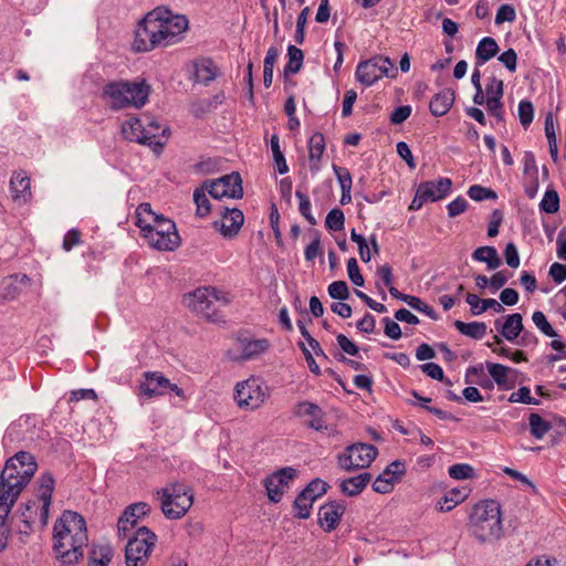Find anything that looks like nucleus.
Returning <instances> with one entry per match:
<instances>
[{
	"label": "nucleus",
	"instance_id": "nucleus-28",
	"mask_svg": "<svg viewBox=\"0 0 566 566\" xmlns=\"http://www.w3.org/2000/svg\"><path fill=\"white\" fill-rule=\"evenodd\" d=\"M269 348V342L265 338L262 339H249L243 338L239 340V349H240V359H251L264 352Z\"/></svg>",
	"mask_w": 566,
	"mask_h": 566
},
{
	"label": "nucleus",
	"instance_id": "nucleus-61",
	"mask_svg": "<svg viewBox=\"0 0 566 566\" xmlns=\"http://www.w3.org/2000/svg\"><path fill=\"white\" fill-rule=\"evenodd\" d=\"M486 109L499 122L504 119L502 98H486Z\"/></svg>",
	"mask_w": 566,
	"mask_h": 566
},
{
	"label": "nucleus",
	"instance_id": "nucleus-59",
	"mask_svg": "<svg viewBox=\"0 0 566 566\" xmlns=\"http://www.w3.org/2000/svg\"><path fill=\"white\" fill-rule=\"evenodd\" d=\"M406 303L413 310L426 314L431 318H436V314L432 307L422 302L419 297L410 295L406 298Z\"/></svg>",
	"mask_w": 566,
	"mask_h": 566
},
{
	"label": "nucleus",
	"instance_id": "nucleus-17",
	"mask_svg": "<svg viewBox=\"0 0 566 566\" xmlns=\"http://www.w3.org/2000/svg\"><path fill=\"white\" fill-rule=\"evenodd\" d=\"M149 512L150 506L146 502H137L126 507L117 523L118 536L126 537L138 521Z\"/></svg>",
	"mask_w": 566,
	"mask_h": 566
},
{
	"label": "nucleus",
	"instance_id": "nucleus-5",
	"mask_svg": "<svg viewBox=\"0 0 566 566\" xmlns=\"http://www.w3.org/2000/svg\"><path fill=\"white\" fill-rule=\"evenodd\" d=\"M469 532L480 543H492L503 533L501 506L494 500L475 504L469 518Z\"/></svg>",
	"mask_w": 566,
	"mask_h": 566
},
{
	"label": "nucleus",
	"instance_id": "nucleus-31",
	"mask_svg": "<svg viewBox=\"0 0 566 566\" xmlns=\"http://www.w3.org/2000/svg\"><path fill=\"white\" fill-rule=\"evenodd\" d=\"M370 480L371 474L368 472H364L356 476L346 479L340 483L342 492L348 496L358 495L370 482Z\"/></svg>",
	"mask_w": 566,
	"mask_h": 566
},
{
	"label": "nucleus",
	"instance_id": "nucleus-6",
	"mask_svg": "<svg viewBox=\"0 0 566 566\" xmlns=\"http://www.w3.org/2000/svg\"><path fill=\"white\" fill-rule=\"evenodd\" d=\"M150 94V86L145 80H118L105 84L103 97L113 111L142 108Z\"/></svg>",
	"mask_w": 566,
	"mask_h": 566
},
{
	"label": "nucleus",
	"instance_id": "nucleus-23",
	"mask_svg": "<svg viewBox=\"0 0 566 566\" xmlns=\"http://www.w3.org/2000/svg\"><path fill=\"white\" fill-rule=\"evenodd\" d=\"M494 325L501 335L509 342H514L523 332V317L520 313L510 314L505 317L502 324L500 319L494 322Z\"/></svg>",
	"mask_w": 566,
	"mask_h": 566
},
{
	"label": "nucleus",
	"instance_id": "nucleus-27",
	"mask_svg": "<svg viewBox=\"0 0 566 566\" xmlns=\"http://www.w3.org/2000/svg\"><path fill=\"white\" fill-rule=\"evenodd\" d=\"M465 301L473 315H481L488 310H493L495 313L504 312L503 305L494 298L481 300L476 294L468 293Z\"/></svg>",
	"mask_w": 566,
	"mask_h": 566
},
{
	"label": "nucleus",
	"instance_id": "nucleus-11",
	"mask_svg": "<svg viewBox=\"0 0 566 566\" xmlns=\"http://www.w3.org/2000/svg\"><path fill=\"white\" fill-rule=\"evenodd\" d=\"M268 395L269 388L264 381L258 377H250L237 384L233 398L240 409L252 411L261 407Z\"/></svg>",
	"mask_w": 566,
	"mask_h": 566
},
{
	"label": "nucleus",
	"instance_id": "nucleus-26",
	"mask_svg": "<svg viewBox=\"0 0 566 566\" xmlns=\"http://www.w3.org/2000/svg\"><path fill=\"white\" fill-rule=\"evenodd\" d=\"M325 150V138L322 133L313 134L308 139V160L311 171L319 170L321 158Z\"/></svg>",
	"mask_w": 566,
	"mask_h": 566
},
{
	"label": "nucleus",
	"instance_id": "nucleus-43",
	"mask_svg": "<svg viewBox=\"0 0 566 566\" xmlns=\"http://www.w3.org/2000/svg\"><path fill=\"white\" fill-rule=\"evenodd\" d=\"M405 463L396 460L391 462L380 474L391 481V483L395 485L400 481L401 476L405 474Z\"/></svg>",
	"mask_w": 566,
	"mask_h": 566
},
{
	"label": "nucleus",
	"instance_id": "nucleus-42",
	"mask_svg": "<svg viewBox=\"0 0 566 566\" xmlns=\"http://www.w3.org/2000/svg\"><path fill=\"white\" fill-rule=\"evenodd\" d=\"M274 475H270L264 480V488L266 489L269 500L273 503H279L282 500L285 486L274 482Z\"/></svg>",
	"mask_w": 566,
	"mask_h": 566
},
{
	"label": "nucleus",
	"instance_id": "nucleus-44",
	"mask_svg": "<svg viewBox=\"0 0 566 566\" xmlns=\"http://www.w3.org/2000/svg\"><path fill=\"white\" fill-rule=\"evenodd\" d=\"M468 196L474 201L483 200H496L497 195L490 188L482 187L480 185H473L468 190Z\"/></svg>",
	"mask_w": 566,
	"mask_h": 566
},
{
	"label": "nucleus",
	"instance_id": "nucleus-25",
	"mask_svg": "<svg viewBox=\"0 0 566 566\" xmlns=\"http://www.w3.org/2000/svg\"><path fill=\"white\" fill-rule=\"evenodd\" d=\"M454 97L455 94L450 88L437 93L430 101V113L436 117L446 115L453 105Z\"/></svg>",
	"mask_w": 566,
	"mask_h": 566
},
{
	"label": "nucleus",
	"instance_id": "nucleus-30",
	"mask_svg": "<svg viewBox=\"0 0 566 566\" xmlns=\"http://www.w3.org/2000/svg\"><path fill=\"white\" fill-rule=\"evenodd\" d=\"M467 488H453L438 502L437 507L441 512H449L469 496Z\"/></svg>",
	"mask_w": 566,
	"mask_h": 566
},
{
	"label": "nucleus",
	"instance_id": "nucleus-35",
	"mask_svg": "<svg viewBox=\"0 0 566 566\" xmlns=\"http://www.w3.org/2000/svg\"><path fill=\"white\" fill-rule=\"evenodd\" d=\"M218 67L211 60H203L196 64V80L199 83L209 84L217 77Z\"/></svg>",
	"mask_w": 566,
	"mask_h": 566
},
{
	"label": "nucleus",
	"instance_id": "nucleus-64",
	"mask_svg": "<svg viewBox=\"0 0 566 566\" xmlns=\"http://www.w3.org/2000/svg\"><path fill=\"white\" fill-rule=\"evenodd\" d=\"M382 323L385 325V335L389 338L397 340L401 337V328L399 324L392 321L390 317H384Z\"/></svg>",
	"mask_w": 566,
	"mask_h": 566
},
{
	"label": "nucleus",
	"instance_id": "nucleus-60",
	"mask_svg": "<svg viewBox=\"0 0 566 566\" xmlns=\"http://www.w3.org/2000/svg\"><path fill=\"white\" fill-rule=\"evenodd\" d=\"M273 475L274 482L283 484L285 488H287L289 483L292 482L296 476V470L291 467H286L277 470L275 473H273Z\"/></svg>",
	"mask_w": 566,
	"mask_h": 566
},
{
	"label": "nucleus",
	"instance_id": "nucleus-56",
	"mask_svg": "<svg viewBox=\"0 0 566 566\" xmlns=\"http://www.w3.org/2000/svg\"><path fill=\"white\" fill-rule=\"evenodd\" d=\"M516 19L515 9L511 4H502L499 7L495 15V24H502L504 22H513Z\"/></svg>",
	"mask_w": 566,
	"mask_h": 566
},
{
	"label": "nucleus",
	"instance_id": "nucleus-38",
	"mask_svg": "<svg viewBox=\"0 0 566 566\" xmlns=\"http://www.w3.org/2000/svg\"><path fill=\"white\" fill-rule=\"evenodd\" d=\"M271 150L273 153V159L276 166L277 171L281 175H284L289 171V166L286 164L285 157L280 147V137L276 134H273L270 139Z\"/></svg>",
	"mask_w": 566,
	"mask_h": 566
},
{
	"label": "nucleus",
	"instance_id": "nucleus-19",
	"mask_svg": "<svg viewBox=\"0 0 566 566\" xmlns=\"http://www.w3.org/2000/svg\"><path fill=\"white\" fill-rule=\"evenodd\" d=\"M244 222V216L237 208H226L222 218L213 222V228L218 230L224 238H233L240 231Z\"/></svg>",
	"mask_w": 566,
	"mask_h": 566
},
{
	"label": "nucleus",
	"instance_id": "nucleus-45",
	"mask_svg": "<svg viewBox=\"0 0 566 566\" xmlns=\"http://www.w3.org/2000/svg\"><path fill=\"white\" fill-rule=\"evenodd\" d=\"M345 216L344 212L338 209H332L325 219V227L331 231H340L344 228Z\"/></svg>",
	"mask_w": 566,
	"mask_h": 566
},
{
	"label": "nucleus",
	"instance_id": "nucleus-29",
	"mask_svg": "<svg viewBox=\"0 0 566 566\" xmlns=\"http://www.w3.org/2000/svg\"><path fill=\"white\" fill-rule=\"evenodd\" d=\"M499 45L491 36H484L475 49V65L482 66L499 53Z\"/></svg>",
	"mask_w": 566,
	"mask_h": 566
},
{
	"label": "nucleus",
	"instance_id": "nucleus-10",
	"mask_svg": "<svg viewBox=\"0 0 566 566\" xmlns=\"http://www.w3.org/2000/svg\"><path fill=\"white\" fill-rule=\"evenodd\" d=\"M156 542L154 532L146 526L138 527L125 546L126 566H146Z\"/></svg>",
	"mask_w": 566,
	"mask_h": 566
},
{
	"label": "nucleus",
	"instance_id": "nucleus-33",
	"mask_svg": "<svg viewBox=\"0 0 566 566\" xmlns=\"http://www.w3.org/2000/svg\"><path fill=\"white\" fill-rule=\"evenodd\" d=\"M289 61L284 66V76L294 75L300 72L303 65L304 54L303 51L293 44L287 46Z\"/></svg>",
	"mask_w": 566,
	"mask_h": 566
},
{
	"label": "nucleus",
	"instance_id": "nucleus-47",
	"mask_svg": "<svg viewBox=\"0 0 566 566\" xmlns=\"http://www.w3.org/2000/svg\"><path fill=\"white\" fill-rule=\"evenodd\" d=\"M431 187L432 186L430 185H419L416 196L409 206L410 210H419L424 202L430 201L429 198H434L432 192L429 190Z\"/></svg>",
	"mask_w": 566,
	"mask_h": 566
},
{
	"label": "nucleus",
	"instance_id": "nucleus-24",
	"mask_svg": "<svg viewBox=\"0 0 566 566\" xmlns=\"http://www.w3.org/2000/svg\"><path fill=\"white\" fill-rule=\"evenodd\" d=\"M146 122L143 117H130L122 125V134L128 142L143 144L145 142Z\"/></svg>",
	"mask_w": 566,
	"mask_h": 566
},
{
	"label": "nucleus",
	"instance_id": "nucleus-16",
	"mask_svg": "<svg viewBox=\"0 0 566 566\" xmlns=\"http://www.w3.org/2000/svg\"><path fill=\"white\" fill-rule=\"evenodd\" d=\"M294 413L298 418H307L306 426L315 431L327 429L325 423V412L323 409L311 401H300L294 409Z\"/></svg>",
	"mask_w": 566,
	"mask_h": 566
},
{
	"label": "nucleus",
	"instance_id": "nucleus-48",
	"mask_svg": "<svg viewBox=\"0 0 566 566\" xmlns=\"http://www.w3.org/2000/svg\"><path fill=\"white\" fill-rule=\"evenodd\" d=\"M312 506L313 501L310 497H307L303 492H301L294 501V509L297 511L296 516L300 518L310 517Z\"/></svg>",
	"mask_w": 566,
	"mask_h": 566
},
{
	"label": "nucleus",
	"instance_id": "nucleus-34",
	"mask_svg": "<svg viewBox=\"0 0 566 566\" xmlns=\"http://www.w3.org/2000/svg\"><path fill=\"white\" fill-rule=\"evenodd\" d=\"M455 328L462 334L473 339H482L486 334V324L483 322L464 323L462 321L454 322Z\"/></svg>",
	"mask_w": 566,
	"mask_h": 566
},
{
	"label": "nucleus",
	"instance_id": "nucleus-9",
	"mask_svg": "<svg viewBox=\"0 0 566 566\" xmlns=\"http://www.w3.org/2000/svg\"><path fill=\"white\" fill-rule=\"evenodd\" d=\"M164 515L170 520L182 517L193 504V494L186 484L175 482L157 492Z\"/></svg>",
	"mask_w": 566,
	"mask_h": 566
},
{
	"label": "nucleus",
	"instance_id": "nucleus-4",
	"mask_svg": "<svg viewBox=\"0 0 566 566\" xmlns=\"http://www.w3.org/2000/svg\"><path fill=\"white\" fill-rule=\"evenodd\" d=\"M135 218V224L142 230L150 247L159 251H172L179 247L180 237L174 221L155 213L150 203H140Z\"/></svg>",
	"mask_w": 566,
	"mask_h": 566
},
{
	"label": "nucleus",
	"instance_id": "nucleus-22",
	"mask_svg": "<svg viewBox=\"0 0 566 566\" xmlns=\"http://www.w3.org/2000/svg\"><path fill=\"white\" fill-rule=\"evenodd\" d=\"M10 188L12 199L19 206L25 205L32 197L30 178L23 171L12 175Z\"/></svg>",
	"mask_w": 566,
	"mask_h": 566
},
{
	"label": "nucleus",
	"instance_id": "nucleus-40",
	"mask_svg": "<svg viewBox=\"0 0 566 566\" xmlns=\"http://www.w3.org/2000/svg\"><path fill=\"white\" fill-rule=\"evenodd\" d=\"M539 209L546 213H555L559 209V197L556 190L547 189L539 202Z\"/></svg>",
	"mask_w": 566,
	"mask_h": 566
},
{
	"label": "nucleus",
	"instance_id": "nucleus-13",
	"mask_svg": "<svg viewBox=\"0 0 566 566\" xmlns=\"http://www.w3.org/2000/svg\"><path fill=\"white\" fill-rule=\"evenodd\" d=\"M138 396L150 399L156 396H163L166 392H174L182 400L186 399L185 391L177 384H172L167 377L160 371H145L143 379L137 386Z\"/></svg>",
	"mask_w": 566,
	"mask_h": 566
},
{
	"label": "nucleus",
	"instance_id": "nucleus-57",
	"mask_svg": "<svg viewBox=\"0 0 566 566\" xmlns=\"http://www.w3.org/2000/svg\"><path fill=\"white\" fill-rule=\"evenodd\" d=\"M504 94V83L502 80L491 77L486 84V98H502Z\"/></svg>",
	"mask_w": 566,
	"mask_h": 566
},
{
	"label": "nucleus",
	"instance_id": "nucleus-63",
	"mask_svg": "<svg viewBox=\"0 0 566 566\" xmlns=\"http://www.w3.org/2000/svg\"><path fill=\"white\" fill-rule=\"evenodd\" d=\"M499 61L510 71L515 72L517 65V54L513 49L504 51L500 56Z\"/></svg>",
	"mask_w": 566,
	"mask_h": 566
},
{
	"label": "nucleus",
	"instance_id": "nucleus-36",
	"mask_svg": "<svg viewBox=\"0 0 566 566\" xmlns=\"http://www.w3.org/2000/svg\"><path fill=\"white\" fill-rule=\"evenodd\" d=\"M528 420L531 434L538 440L543 439L552 429L551 422L542 418L538 413L532 412Z\"/></svg>",
	"mask_w": 566,
	"mask_h": 566
},
{
	"label": "nucleus",
	"instance_id": "nucleus-14",
	"mask_svg": "<svg viewBox=\"0 0 566 566\" xmlns=\"http://www.w3.org/2000/svg\"><path fill=\"white\" fill-rule=\"evenodd\" d=\"M377 454L378 451L373 444L355 443L346 448L344 453L338 457V462L342 469L354 471L368 468Z\"/></svg>",
	"mask_w": 566,
	"mask_h": 566
},
{
	"label": "nucleus",
	"instance_id": "nucleus-8",
	"mask_svg": "<svg viewBox=\"0 0 566 566\" xmlns=\"http://www.w3.org/2000/svg\"><path fill=\"white\" fill-rule=\"evenodd\" d=\"M188 307L211 322H220L219 308L230 303L229 294L211 286L198 287L185 296Z\"/></svg>",
	"mask_w": 566,
	"mask_h": 566
},
{
	"label": "nucleus",
	"instance_id": "nucleus-7",
	"mask_svg": "<svg viewBox=\"0 0 566 566\" xmlns=\"http://www.w3.org/2000/svg\"><path fill=\"white\" fill-rule=\"evenodd\" d=\"M54 490V479L50 473L42 474L39 480L36 499L29 500L18 509L19 518L24 524L20 532L28 533L36 523L45 526Z\"/></svg>",
	"mask_w": 566,
	"mask_h": 566
},
{
	"label": "nucleus",
	"instance_id": "nucleus-39",
	"mask_svg": "<svg viewBox=\"0 0 566 566\" xmlns=\"http://www.w3.org/2000/svg\"><path fill=\"white\" fill-rule=\"evenodd\" d=\"M113 557V548L109 545H102L92 552L88 566H108Z\"/></svg>",
	"mask_w": 566,
	"mask_h": 566
},
{
	"label": "nucleus",
	"instance_id": "nucleus-58",
	"mask_svg": "<svg viewBox=\"0 0 566 566\" xmlns=\"http://www.w3.org/2000/svg\"><path fill=\"white\" fill-rule=\"evenodd\" d=\"M347 274L353 284L357 286L364 285L365 281L360 274L359 266L355 258H350L347 262Z\"/></svg>",
	"mask_w": 566,
	"mask_h": 566
},
{
	"label": "nucleus",
	"instance_id": "nucleus-15",
	"mask_svg": "<svg viewBox=\"0 0 566 566\" xmlns=\"http://www.w3.org/2000/svg\"><path fill=\"white\" fill-rule=\"evenodd\" d=\"M202 188L214 199H240L243 196L242 179L239 172H231L214 180H207Z\"/></svg>",
	"mask_w": 566,
	"mask_h": 566
},
{
	"label": "nucleus",
	"instance_id": "nucleus-54",
	"mask_svg": "<svg viewBox=\"0 0 566 566\" xmlns=\"http://www.w3.org/2000/svg\"><path fill=\"white\" fill-rule=\"evenodd\" d=\"M510 402H521L526 405H538L539 401L531 396L528 387H521L518 390L512 392L509 397Z\"/></svg>",
	"mask_w": 566,
	"mask_h": 566
},
{
	"label": "nucleus",
	"instance_id": "nucleus-37",
	"mask_svg": "<svg viewBox=\"0 0 566 566\" xmlns=\"http://www.w3.org/2000/svg\"><path fill=\"white\" fill-rule=\"evenodd\" d=\"M420 185H430L432 186L429 190L432 192L434 198H429L430 201H438L448 196L451 190L452 181L449 178H440L436 181H424Z\"/></svg>",
	"mask_w": 566,
	"mask_h": 566
},
{
	"label": "nucleus",
	"instance_id": "nucleus-41",
	"mask_svg": "<svg viewBox=\"0 0 566 566\" xmlns=\"http://www.w3.org/2000/svg\"><path fill=\"white\" fill-rule=\"evenodd\" d=\"M449 475L454 480H469L475 476V470L471 464L457 463L448 469Z\"/></svg>",
	"mask_w": 566,
	"mask_h": 566
},
{
	"label": "nucleus",
	"instance_id": "nucleus-1",
	"mask_svg": "<svg viewBox=\"0 0 566 566\" xmlns=\"http://www.w3.org/2000/svg\"><path fill=\"white\" fill-rule=\"evenodd\" d=\"M185 15L174 14L166 8H156L139 21L133 42L136 52H149L155 48L176 43L187 30Z\"/></svg>",
	"mask_w": 566,
	"mask_h": 566
},
{
	"label": "nucleus",
	"instance_id": "nucleus-50",
	"mask_svg": "<svg viewBox=\"0 0 566 566\" xmlns=\"http://www.w3.org/2000/svg\"><path fill=\"white\" fill-rule=\"evenodd\" d=\"M532 321L544 335L548 337L557 336L556 332L554 331V328L552 327L543 312L535 311L532 315Z\"/></svg>",
	"mask_w": 566,
	"mask_h": 566
},
{
	"label": "nucleus",
	"instance_id": "nucleus-18",
	"mask_svg": "<svg viewBox=\"0 0 566 566\" xmlns=\"http://www.w3.org/2000/svg\"><path fill=\"white\" fill-rule=\"evenodd\" d=\"M145 142L142 145H147L154 151L159 153L166 144L169 128L149 115H145Z\"/></svg>",
	"mask_w": 566,
	"mask_h": 566
},
{
	"label": "nucleus",
	"instance_id": "nucleus-21",
	"mask_svg": "<svg viewBox=\"0 0 566 566\" xmlns=\"http://www.w3.org/2000/svg\"><path fill=\"white\" fill-rule=\"evenodd\" d=\"M344 512L345 505L339 502L333 501L322 505L318 511V520L324 531H334L338 525Z\"/></svg>",
	"mask_w": 566,
	"mask_h": 566
},
{
	"label": "nucleus",
	"instance_id": "nucleus-12",
	"mask_svg": "<svg viewBox=\"0 0 566 566\" xmlns=\"http://www.w3.org/2000/svg\"><path fill=\"white\" fill-rule=\"evenodd\" d=\"M397 69L394 62L382 55H376L367 61L359 62L356 67V80L365 86H371L377 81L387 77H396Z\"/></svg>",
	"mask_w": 566,
	"mask_h": 566
},
{
	"label": "nucleus",
	"instance_id": "nucleus-51",
	"mask_svg": "<svg viewBox=\"0 0 566 566\" xmlns=\"http://www.w3.org/2000/svg\"><path fill=\"white\" fill-rule=\"evenodd\" d=\"M193 201L197 206V216L206 217L211 210L210 201L205 192V189H196L193 192Z\"/></svg>",
	"mask_w": 566,
	"mask_h": 566
},
{
	"label": "nucleus",
	"instance_id": "nucleus-3",
	"mask_svg": "<svg viewBox=\"0 0 566 566\" xmlns=\"http://www.w3.org/2000/svg\"><path fill=\"white\" fill-rule=\"evenodd\" d=\"M38 464L34 457L24 451L10 458L0 475V522L8 517L11 507L18 500L22 490L31 481Z\"/></svg>",
	"mask_w": 566,
	"mask_h": 566
},
{
	"label": "nucleus",
	"instance_id": "nucleus-52",
	"mask_svg": "<svg viewBox=\"0 0 566 566\" xmlns=\"http://www.w3.org/2000/svg\"><path fill=\"white\" fill-rule=\"evenodd\" d=\"M518 118L522 126H530L534 118V107L530 101L523 99L518 103Z\"/></svg>",
	"mask_w": 566,
	"mask_h": 566
},
{
	"label": "nucleus",
	"instance_id": "nucleus-2",
	"mask_svg": "<svg viewBox=\"0 0 566 566\" xmlns=\"http://www.w3.org/2000/svg\"><path fill=\"white\" fill-rule=\"evenodd\" d=\"M53 549L63 566H72L83 557L88 536L86 522L73 511H64L53 527Z\"/></svg>",
	"mask_w": 566,
	"mask_h": 566
},
{
	"label": "nucleus",
	"instance_id": "nucleus-62",
	"mask_svg": "<svg viewBox=\"0 0 566 566\" xmlns=\"http://www.w3.org/2000/svg\"><path fill=\"white\" fill-rule=\"evenodd\" d=\"M447 209L448 216L450 218H454L468 209V201L463 197L459 196L448 203Z\"/></svg>",
	"mask_w": 566,
	"mask_h": 566
},
{
	"label": "nucleus",
	"instance_id": "nucleus-55",
	"mask_svg": "<svg viewBox=\"0 0 566 566\" xmlns=\"http://www.w3.org/2000/svg\"><path fill=\"white\" fill-rule=\"evenodd\" d=\"M334 174L339 182L340 190L347 191L352 190V175L347 168L338 167L336 165L333 166Z\"/></svg>",
	"mask_w": 566,
	"mask_h": 566
},
{
	"label": "nucleus",
	"instance_id": "nucleus-20",
	"mask_svg": "<svg viewBox=\"0 0 566 566\" xmlns=\"http://www.w3.org/2000/svg\"><path fill=\"white\" fill-rule=\"evenodd\" d=\"M489 375L495 381L497 387L503 390H509L515 387L518 371L505 365L497 363H485Z\"/></svg>",
	"mask_w": 566,
	"mask_h": 566
},
{
	"label": "nucleus",
	"instance_id": "nucleus-32",
	"mask_svg": "<svg viewBox=\"0 0 566 566\" xmlns=\"http://www.w3.org/2000/svg\"><path fill=\"white\" fill-rule=\"evenodd\" d=\"M472 259L478 262L486 263L490 270L497 269L502 263L496 249L489 245L475 249L472 253Z\"/></svg>",
	"mask_w": 566,
	"mask_h": 566
},
{
	"label": "nucleus",
	"instance_id": "nucleus-49",
	"mask_svg": "<svg viewBox=\"0 0 566 566\" xmlns=\"http://www.w3.org/2000/svg\"><path fill=\"white\" fill-rule=\"evenodd\" d=\"M296 198L298 199V211L307 220L310 224H316V219L311 212V201L306 193L296 190Z\"/></svg>",
	"mask_w": 566,
	"mask_h": 566
},
{
	"label": "nucleus",
	"instance_id": "nucleus-46",
	"mask_svg": "<svg viewBox=\"0 0 566 566\" xmlns=\"http://www.w3.org/2000/svg\"><path fill=\"white\" fill-rule=\"evenodd\" d=\"M327 488L328 484L325 481L314 479L302 492L314 502L317 497L326 493Z\"/></svg>",
	"mask_w": 566,
	"mask_h": 566
},
{
	"label": "nucleus",
	"instance_id": "nucleus-53",
	"mask_svg": "<svg viewBox=\"0 0 566 566\" xmlns=\"http://www.w3.org/2000/svg\"><path fill=\"white\" fill-rule=\"evenodd\" d=\"M328 294L332 298L344 301L349 297V290L345 281H334L328 285Z\"/></svg>",
	"mask_w": 566,
	"mask_h": 566
}]
</instances>
